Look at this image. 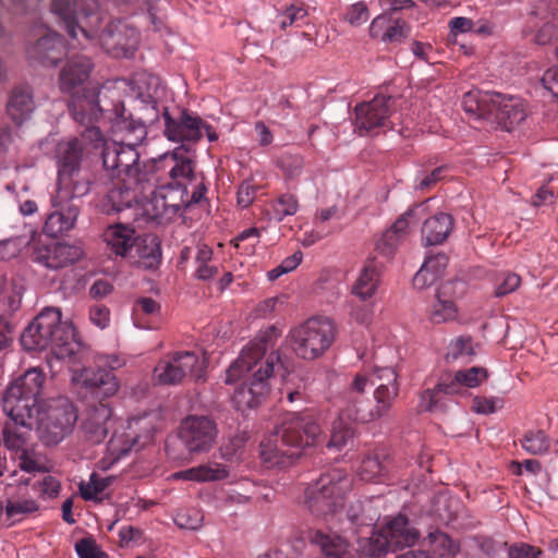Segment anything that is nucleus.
Returning a JSON list of instances; mask_svg holds the SVG:
<instances>
[{
    "instance_id": "1",
    "label": "nucleus",
    "mask_w": 558,
    "mask_h": 558,
    "mask_svg": "<svg viewBox=\"0 0 558 558\" xmlns=\"http://www.w3.org/2000/svg\"><path fill=\"white\" fill-rule=\"evenodd\" d=\"M45 373L31 367L12 380L3 391L1 408L15 424L32 430L36 428L39 439L54 446L72 434L77 410L66 397L43 399Z\"/></svg>"
},
{
    "instance_id": "2",
    "label": "nucleus",
    "mask_w": 558,
    "mask_h": 558,
    "mask_svg": "<svg viewBox=\"0 0 558 558\" xmlns=\"http://www.w3.org/2000/svg\"><path fill=\"white\" fill-rule=\"evenodd\" d=\"M280 331L268 327L260 331L244 349L239 357L226 371L225 383L232 385L245 374H251L233 393L232 401L239 411L244 412L262 404L269 393V379L280 362V356L274 350L275 341Z\"/></svg>"
},
{
    "instance_id": "3",
    "label": "nucleus",
    "mask_w": 558,
    "mask_h": 558,
    "mask_svg": "<svg viewBox=\"0 0 558 558\" xmlns=\"http://www.w3.org/2000/svg\"><path fill=\"white\" fill-rule=\"evenodd\" d=\"M322 427L314 415L293 413L260 442V456L271 466L289 468L305 453V449L318 445Z\"/></svg>"
},
{
    "instance_id": "4",
    "label": "nucleus",
    "mask_w": 558,
    "mask_h": 558,
    "mask_svg": "<svg viewBox=\"0 0 558 558\" xmlns=\"http://www.w3.org/2000/svg\"><path fill=\"white\" fill-rule=\"evenodd\" d=\"M351 486V478L343 470L332 469L323 473L305 490V504L308 511L330 524L342 523L345 518L350 525L371 526L374 519L359 518L354 507H351L348 512H343L345 496Z\"/></svg>"
},
{
    "instance_id": "5",
    "label": "nucleus",
    "mask_w": 558,
    "mask_h": 558,
    "mask_svg": "<svg viewBox=\"0 0 558 558\" xmlns=\"http://www.w3.org/2000/svg\"><path fill=\"white\" fill-rule=\"evenodd\" d=\"M21 344L26 351L50 348L57 361H80L83 350L74 328L61 322V311L56 307H47L34 318L21 335Z\"/></svg>"
},
{
    "instance_id": "6",
    "label": "nucleus",
    "mask_w": 558,
    "mask_h": 558,
    "mask_svg": "<svg viewBox=\"0 0 558 558\" xmlns=\"http://www.w3.org/2000/svg\"><path fill=\"white\" fill-rule=\"evenodd\" d=\"M92 68L89 58L77 54L66 61L59 75L60 89L72 94L69 107L74 120L86 125L97 122L101 116L100 89L97 86H87L82 89V93L73 92L88 80Z\"/></svg>"
},
{
    "instance_id": "7",
    "label": "nucleus",
    "mask_w": 558,
    "mask_h": 558,
    "mask_svg": "<svg viewBox=\"0 0 558 558\" xmlns=\"http://www.w3.org/2000/svg\"><path fill=\"white\" fill-rule=\"evenodd\" d=\"M140 147L110 143L101 150L104 171L109 179H126L141 191H153L157 177L151 173L150 161L141 162Z\"/></svg>"
},
{
    "instance_id": "8",
    "label": "nucleus",
    "mask_w": 558,
    "mask_h": 558,
    "mask_svg": "<svg viewBox=\"0 0 558 558\" xmlns=\"http://www.w3.org/2000/svg\"><path fill=\"white\" fill-rule=\"evenodd\" d=\"M335 323L324 316H314L294 326L289 331V340L295 355L305 361L323 356L336 340Z\"/></svg>"
},
{
    "instance_id": "9",
    "label": "nucleus",
    "mask_w": 558,
    "mask_h": 558,
    "mask_svg": "<svg viewBox=\"0 0 558 558\" xmlns=\"http://www.w3.org/2000/svg\"><path fill=\"white\" fill-rule=\"evenodd\" d=\"M189 206V192L182 183H159L146 191V199L137 206L136 217L143 222L158 223L172 220L183 207Z\"/></svg>"
},
{
    "instance_id": "10",
    "label": "nucleus",
    "mask_w": 558,
    "mask_h": 558,
    "mask_svg": "<svg viewBox=\"0 0 558 558\" xmlns=\"http://www.w3.org/2000/svg\"><path fill=\"white\" fill-rule=\"evenodd\" d=\"M84 150L76 137L60 141L56 146L54 160L57 166L56 189L71 190L76 195H87L90 180L82 168Z\"/></svg>"
},
{
    "instance_id": "11",
    "label": "nucleus",
    "mask_w": 558,
    "mask_h": 558,
    "mask_svg": "<svg viewBox=\"0 0 558 558\" xmlns=\"http://www.w3.org/2000/svg\"><path fill=\"white\" fill-rule=\"evenodd\" d=\"M379 403L372 405L363 396H347L345 404L333 421L328 448L341 449L353 437L352 423H369L386 415Z\"/></svg>"
},
{
    "instance_id": "12",
    "label": "nucleus",
    "mask_w": 558,
    "mask_h": 558,
    "mask_svg": "<svg viewBox=\"0 0 558 558\" xmlns=\"http://www.w3.org/2000/svg\"><path fill=\"white\" fill-rule=\"evenodd\" d=\"M51 11L72 38H77L78 33L86 39L93 38L101 22L96 0H53Z\"/></svg>"
},
{
    "instance_id": "13",
    "label": "nucleus",
    "mask_w": 558,
    "mask_h": 558,
    "mask_svg": "<svg viewBox=\"0 0 558 558\" xmlns=\"http://www.w3.org/2000/svg\"><path fill=\"white\" fill-rule=\"evenodd\" d=\"M84 196L76 195L71 190L56 189L50 198L51 210L46 218L44 233L50 238H58L71 231L81 213L76 201Z\"/></svg>"
},
{
    "instance_id": "14",
    "label": "nucleus",
    "mask_w": 558,
    "mask_h": 558,
    "mask_svg": "<svg viewBox=\"0 0 558 558\" xmlns=\"http://www.w3.org/2000/svg\"><path fill=\"white\" fill-rule=\"evenodd\" d=\"M205 375V361L194 352H178L158 362L154 368V380L159 385H178L190 376L202 380Z\"/></svg>"
},
{
    "instance_id": "15",
    "label": "nucleus",
    "mask_w": 558,
    "mask_h": 558,
    "mask_svg": "<svg viewBox=\"0 0 558 558\" xmlns=\"http://www.w3.org/2000/svg\"><path fill=\"white\" fill-rule=\"evenodd\" d=\"M195 153L190 146L182 144L171 153H166L157 159L150 160V170L157 177V184L171 180V183L191 181L194 173Z\"/></svg>"
},
{
    "instance_id": "16",
    "label": "nucleus",
    "mask_w": 558,
    "mask_h": 558,
    "mask_svg": "<svg viewBox=\"0 0 558 558\" xmlns=\"http://www.w3.org/2000/svg\"><path fill=\"white\" fill-rule=\"evenodd\" d=\"M488 372L484 367L473 366L466 369L456 372L453 375H448L433 389L427 390L424 397L429 398L426 410L433 411L438 401V395H460L464 388H476L486 381Z\"/></svg>"
},
{
    "instance_id": "17",
    "label": "nucleus",
    "mask_w": 558,
    "mask_h": 558,
    "mask_svg": "<svg viewBox=\"0 0 558 558\" xmlns=\"http://www.w3.org/2000/svg\"><path fill=\"white\" fill-rule=\"evenodd\" d=\"M84 257L80 243L51 242L37 244L33 251V260L50 270L72 266Z\"/></svg>"
},
{
    "instance_id": "18",
    "label": "nucleus",
    "mask_w": 558,
    "mask_h": 558,
    "mask_svg": "<svg viewBox=\"0 0 558 558\" xmlns=\"http://www.w3.org/2000/svg\"><path fill=\"white\" fill-rule=\"evenodd\" d=\"M179 436L190 452L208 451L217 436V426L208 416L191 415L182 421Z\"/></svg>"
},
{
    "instance_id": "19",
    "label": "nucleus",
    "mask_w": 558,
    "mask_h": 558,
    "mask_svg": "<svg viewBox=\"0 0 558 558\" xmlns=\"http://www.w3.org/2000/svg\"><path fill=\"white\" fill-rule=\"evenodd\" d=\"M112 187L107 192L102 208L107 214L131 210L135 221L143 222V217H136L137 206L146 199V192L141 191L126 179H114Z\"/></svg>"
},
{
    "instance_id": "20",
    "label": "nucleus",
    "mask_w": 558,
    "mask_h": 558,
    "mask_svg": "<svg viewBox=\"0 0 558 558\" xmlns=\"http://www.w3.org/2000/svg\"><path fill=\"white\" fill-rule=\"evenodd\" d=\"M101 47L117 58H130L138 46V32L123 21L110 22L99 35Z\"/></svg>"
},
{
    "instance_id": "21",
    "label": "nucleus",
    "mask_w": 558,
    "mask_h": 558,
    "mask_svg": "<svg viewBox=\"0 0 558 558\" xmlns=\"http://www.w3.org/2000/svg\"><path fill=\"white\" fill-rule=\"evenodd\" d=\"M72 381L101 399L116 396L120 389L117 376L101 366L72 371Z\"/></svg>"
},
{
    "instance_id": "22",
    "label": "nucleus",
    "mask_w": 558,
    "mask_h": 558,
    "mask_svg": "<svg viewBox=\"0 0 558 558\" xmlns=\"http://www.w3.org/2000/svg\"><path fill=\"white\" fill-rule=\"evenodd\" d=\"M393 99L377 95L369 101L359 104L354 109V126L360 135L384 126L391 113Z\"/></svg>"
},
{
    "instance_id": "23",
    "label": "nucleus",
    "mask_w": 558,
    "mask_h": 558,
    "mask_svg": "<svg viewBox=\"0 0 558 558\" xmlns=\"http://www.w3.org/2000/svg\"><path fill=\"white\" fill-rule=\"evenodd\" d=\"M490 109L488 121L496 122L507 131H511L526 118L525 104L515 96L494 93Z\"/></svg>"
},
{
    "instance_id": "24",
    "label": "nucleus",
    "mask_w": 558,
    "mask_h": 558,
    "mask_svg": "<svg viewBox=\"0 0 558 558\" xmlns=\"http://www.w3.org/2000/svg\"><path fill=\"white\" fill-rule=\"evenodd\" d=\"M165 119V136L172 142H181L190 146L191 143H196L202 138V126L204 120L194 113L186 110L182 111L180 119L174 120L166 111Z\"/></svg>"
},
{
    "instance_id": "25",
    "label": "nucleus",
    "mask_w": 558,
    "mask_h": 558,
    "mask_svg": "<svg viewBox=\"0 0 558 558\" xmlns=\"http://www.w3.org/2000/svg\"><path fill=\"white\" fill-rule=\"evenodd\" d=\"M112 417L109 403L94 402L83 413L82 430L84 436L94 444H100L108 435V424Z\"/></svg>"
},
{
    "instance_id": "26",
    "label": "nucleus",
    "mask_w": 558,
    "mask_h": 558,
    "mask_svg": "<svg viewBox=\"0 0 558 558\" xmlns=\"http://www.w3.org/2000/svg\"><path fill=\"white\" fill-rule=\"evenodd\" d=\"M397 373L391 367H377L372 371V386H375L374 398L381 410H390L398 396Z\"/></svg>"
},
{
    "instance_id": "27",
    "label": "nucleus",
    "mask_w": 558,
    "mask_h": 558,
    "mask_svg": "<svg viewBox=\"0 0 558 558\" xmlns=\"http://www.w3.org/2000/svg\"><path fill=\"white\" fill-rule=\"evenodd\" d=\"M136 238L135 230L124 223L109 226L102 233L107 248L116 256L123 258H129L134 252Z\"/></svg>"
},
{
    "instance_id": "28",
    "label": "nucleus",
    "mask_w": 558,
    "mask_h": 558,
    "mask_svg": "<svg viewBox=\"0 0 558 558\" xmlns=\"http://www.w3.org/2000/svg\"><path fill=\"white\" fill-rule=\"evenodd\" d=\"M311 541L319 546L326 558H359L349 541L336 532L325 533L317 530L311 535Z\"/></svg>"
},
{
    "instance_id": "29",
    "label": "nucleus",
    "mask_w": 558,
    "mask_h": 558,
    "mask_svg": "<svg viewBox=\"0 0 558 558\" xmlns=\"http://www.w3.org/2000/svg\"><path fill=\"white\" fill-rule=\"evenodd\" d=\"M145 269H155L161 260V247L158 236L145 234L136 238L134 252L128 258Z\"/></svg>"
},
{
    "instance_id": "30",
    "label": "nucleus",
    "mask_w": 558,
    "mask_h": 558,
    "mask_svg": "<svg viewBox=\"0 0 558 558\" xmlns=\"http://www.w3.org/2000/svg\"><path fill=\"white\" fill-rule=\"evenodd\" d=\"M383 530L390 543L391 551L410 547L418 538L417 531L411 527L408 519L401 514L388 521Z\"/></svg>"
},
{
    "instance_id": "31",
    "label": "nucleus",
    "mask_w": 558,
    "mask_h": 558,
    "mask_svg": "<svg viewBox=\"0 0 558 558\" xmlns=\"http://www.w3.org/2000/svg\"><path fill=\"white\" fill-rule=\"evenodd\" d=\"M114 138L111 143L141 147L147 136L146 126L140 120L119 117L113 123Z\"/></svg>"
},
{
    "instance_id": "32",
    "label": "nucleus",
    "mask_w": 558,
    "mask_h": 558,
    "mask_svg": "<svg viewBox=\"0 0 558 558\" xmlns=\"http://www.w3.org/2000/svg\"><path fill=\"white\" fill-rule=\"evenodd\" d=\"M63 49L61 36L56 33H49L43 36L34 47L28 50V54L44 65L54 66L62 57Z\"/></svg>"
},
{
    "instance_id": "33",
    "label": "nucleus",
    "mask_w": 558,
    "mask_h": 558,
    "mask_svg": "<svg viewBox=\"0 0 558 558\" xmlns=\"http://www.w3.org/2000/svg\"><path fill=\"white\" fill-rule=\"evenodd\" d=\"M453 229V218L438 213L426 219L422 227V242L425 246L441 244Z\"/></svg>"
},
{
    "instance_id": "34",
    "label": "nucleus",
    "mask_w": 558,
    "mask_h": 558,
    "mask_svg": "<svg viewBox=\"0 0 558 558\" xmlns=\"http://www.w3.org/2000/svg\"><path fill=\"white\" fill-rule=\"evenodd\" d=\"M128 428L130 430L128 437H130L131 446L122 450L123 454L132 449L137 451L144 448L153 439L155 433L154 425L147 415L131 418L128 423Z\"/></svg>"
},
{
    "instance_id": "35",
    "label": "nucleus",
    "mask_w": 558,
    "mask_h": 558,
    "mask_svg": "<svg viewBox=\"0 0 558 558\" xmlns=\"http://www.w3.org/2000/svg\"><path fill=\"white\" fill-rule=\"evenodd\" d=\"M493 94L488 92L470 90L464 94L462 107L475 120H489L492 112Z\"/></svg>"
},
{
    "instance_id": "36",
    "label": "nucleus",
    "mask_w": 558,
    "mask_h": 558,
    "mask_svg": "<svg viewBox=\"0 0 558 558\" xmlns=\"http://www.w3.org/2000/svg\"><path fill=\"white\" fill-rule=\"evenodd\" d=\"M380 280V270L379 266L374 262H369L365 265L363 270L361 271L359 278L356 279L352 293L356 295L360 300H368L371 299L379 284Z\"/></svg>"
},
{
    "instance_id": "37",
    "label": "nucleus",
    "mask_w": 558,
    "mask_h": 558,
    "mask_svg": "<svg viewBox=\"0 0 558 558\" xmlns=\"http://www.w3.org/2000/svg\"><path fill=\"white\" fill-rule=\"evenodd\" d=\"M449 287L446 284L437 291L435 301L430 305L428 317L433 324H442L454 320L458 308L454 302L447 295Z\"/></svg>"
},
{
    "instance_id": "38",
    "label": "nucleus",
    "mask_w": 558,
    "mask_h": 558,
    "mask_svg": "<svg viewBox=\"0 0 558 558\" xmlns=\"http://www.w3.org/2000/svg\"><path fill=\"white\" fill-rule=\"evenodd\" d=\"M35 105L31 92L27 88H17L13 92L7 110L11 119L16 124H21L31 117Z\"/></svg>"
},
{
    "instance_id": "39",
    "label": "nucleus",
    "mask_w": 558,
    "mask_h": 558,
    "mask_svg": "<svg viewBox=\"0 0 558 558\" xmlns=\"http://www.w3.org/2000/svg\"><path fill=\"white\" fill-rule=\"evenodd\" d=\"M425 544L430 554L429 558H454L459 553V545L440 531L430 532Z\"/></svg>"
},
{
    "instance_id": "40",
    "label": "nucleus",
    "mask_w": 558,
    "mask_h": 558,
    "mask_svg": "<svg viewBox=\"0 0 558 558\" xmlns=\"http://www.w3.org/2000/svg\"><path fill=\"white\" fill-rule=\"evenodd\" d=\"M29 432L31 430L27 428L15 424L13 420H11V422H7L2 428V440L4 447L14 454L29 448Z\"/></svg>"
},
{
    "instance_id": "41",
    "label": "nucleus",
    "mask_w": 558,
    "mask_h": 558,
    "mask_svg": "<svg viewBox=\"0 0 558 558\" xmlns=\"http://www.w3.org/2000/svg\"><path fill=\"white\" fill-rule=\"evenodd\" d=\"M477 348L478 344L475 343L470 336H459L450 341L446 353V360L448 362H454L458 360L471 362L476 355Z\"/></svg>"
},
{
    "instance_id": "42",
    "label": "nucleus",
    "mask_w": 558,
    "mask_h": 558,
    "mask_svg": "<svg viewBox=\"0 0 558 558\" xmlns=\"http://www.w3.org/2000/svg\"><path fill=\"white\" fill-rule=\"evenodd\" d=\"M521 445L531 454H543L549 449V439L542 430H529L521 439Z\"/></svg>"
},
{
    "instance_id": "43",
    "label": "nucleus",
    "mask_w": 558,
    "mask_h": 558,
    "mask_svg": "<svg viewBox=\"0 0 558 558\" xmlns=\"http://www.w3.org/2000/svg\"><path fill=\"white\" fill-rule=\"evenodd\" d=\"M110 482V477H100L97 473H92L87 483L82 482L80 484L82 498L85 500H97Z\"/></svg>"
},
{
    "instance_id": "44",
    "label": "nucleus",
    "mask_w": 558,
    "mask_h": 558,
    "mask_svg": "<svg viewBox=\"0 0 558 558\" xmlns=\"http://www.w3.org/2000/svg\"><path fill=\"white\" fill-rule=\"evenodd\" d=\"M363 551L369 558H381L388 551H391L390 543L383 529L379 533H374L366 539V544L363 545Z\"/></svg>"
},
{
    "instance_id": "45",
    "label": "nucleus",
    "mask_w": 558,
    "mask_h": 558,
    "mask_svg": "<svg viewBox=\"0 0 558 558\" xmlns=\"http://www.w3.org/2000/svg\"><path fill=\"white\" fill-rule=\"evenodd\" d=\"M204 514L195 508L179 510L174 515V523L180 529L199 530L203 525Z\"/></svg>"
},
{
    "instance_id": "46",
    "label": "nucleus",
    "mask_w": 558,
    "mask_h": 558,
    "mask_svg": "<svg viewBox=\"0 0 558 558\" xmlns=\"http://www.w3.org/2000/svg\"><path fill=\"white\" fill-rule=\"evenodd\" d=\"M299 209L298 198L290 193L282 194L272 204V215L278 221L283 220L287 216H293Z\"/></svg>"
},
{
    "instance_id": "47",
    "label": "nucleus",
    "mask_w": 558,
    "mask_h": 558,
    "mask_svg": "<svg viewBox=\"0 0 558 558\" xmlns=\"http://www.w3.org/2000/svg\"><path fill=\"white\" fill-rule=\"evenodd\" d=\"M386 473L385 465L381 464L377 456L365 458L360 468L359 476L362 481L373 482L384 476Z\"/></svg>"
},
{
    "instance_id": "48",
    "label": "nucleus",
    "mask_w": 558,
    "mask_h": 558,
    "mask_svg": "<svg viewBox=\"0 0 558 558\" xmlns=\"http://www.w3.org/2000/svg\"><path fill=\"white\" fill-rule=\"evenodd\" d=\"M368 19L369 10L365 1H356L350 4L342 15V20L354 27L366 23Z\"/></svg>"
},
{
    "instance_id": "49",
    "label": "nucleus",
    "mask_w": 558,
    "mask_h": 558,
    "mask_svg": "<svg viewBox=\"0 0 558 558\" xmlns=\"http://www.w3.org/2000/svg\"><path fill=\"white\" fill-rule=\"evenodd\" d=\"M197 469L199 483L222 481L229 476L227 466L217 462L199 464Z\"/></svg>"
},
{
    "instance_id": "50",
    "label": "nucleus",
    "mask_w": 558,
    "mask_h": 558,
    "mask_svg": "<svg viewBox=\"0 0 558 558\" xmlns=\"http://www.w3.org/2000/svg\"><path fill=\"white\" fill-rule=\"evenodd\" d=\"M37 509L38 506L36 501L31 498L17 500L9 499L4 506L5 514L10 519H16L17 517L35 512Z\"/></svg>"
},
{
    "instance_id": "51",
    "label": "nucleus",
    "mask_w": 558,
    "mask_h": 558,
    "mask_svg": "<svg viewBox=\"0 0 558 558\" xmlns=\"http://www.w3.org/2000/svg\"><path fill=\"white\" fill-rule=\"evenodd\" d=\"M400 241L401 239L396 235V231L386 230L376 241L375 250L379 255L389 259L393 256Z\"/></svg>"
},
{
    "instance_id": "52",
    "label": "nucleus",
    "mask_w": 558,
    "mask_h": 558,
    "mask_svg": "<svg viewBox=\"0 0 558 558\" xmlns=\"http://www.w3.org/2000/svg\"><path fill=\"white\" fill-rule=\"evenodd\" d=\"M409 35V26L403 20L397 19L391 20L386 27L385 34L383 35V43L385 44H398L401 43Z\"/></svg>"
},
{
    "instance_id": "53",
    "label": "nucleus",
    "mask_w": 558,
    "mask_h": 558,
    "mask_svg": "<svg viewBox=\"0 0 558 558\" xmlns=\"http://www.w3.org/2000/svg\"><path fill=\"white\" fill-rule=\"evenodd\" d=\"M504 401L497 397H475L473 399L472 410L477 414L488 415L501 409Z\"/></svg>"
},
{
    "instance_id": "54",
    "label": "nucleus",
    "mask_w": 558,
    "mask_h": 558,
    "mask_svg": "<svg viewBox=\"0 0 558 558\" xmlns=\"http://www.w3.org/2000/svg\"><path fill=\"white\" fill-rule=\"evenodd\" d=\"M80 142L92 145L94 148H102L105 149L106 144H110L105 140L100 129L95 125L86 126V129L81 134Z\"/></svg>"
},
{
    "instance_id": "55",
    "label": "nucleus",
    "mask_w": 558,
    "mask_h": 558,
    "mask_svg": "<svg viewBox=\"0 0 558 558\" xmlns=\"http://www.w3.org/2000/svg\"><path fill=\"white\" fill-rule=\"evenodd\" d=\"M521 283V278L513 272L502 275L501 281L497 283L495 295L500 298L515 291Z\"/></svg>"
},
{
    "instance_id": "56",
    "label": "nucleus",
    "mask_w": 558,
    "mask_h": 558,
    "mask_svg": "<svg viewBox=\"0 0 558 558\" xmlns=\"http://www.w3.org/2000/svg\"><path fill=\"white\" fill-rule=\"evenodd\" d=\"M76 554L80 558H102L105 554L98 548L90 538H83L75 545Z\"/></svg>"
},
{
    "instance_id": "57",
    "label": "nucleus",
    "mask_w": 558,
    "mask_h": 558,
    "mask_svg": "<svg viewBox=\"0 0 558 558\" xmlns=\"http://www.w3.org/2000/svg\"><path fill=\"white\" fill-rule=\"evenodd\" d=\"M36 486H38V490L43 497L52 498L58 495L60 483L53 476L45 475L43 480L33 484L34 489Z\"/></svg>"
},
{
    "instance_id": "58",
    "label": "nucleus",
    "mask_w": 558,
    "mask_h": 558,
    "mask_svg": "<svg viewBox=\"0 0 558 558\" xmlns=\"http://www.w3.org/2000/svg\"><path fill=\"white\" fill-rule=\"evenodd\" d=\"M368 385H372V372L363 371L356 373L350 385L348 396H363V392Z\"/></svg>"
},
{
    "instance_id": "59",
    "label": "nucleus",
    "mask_w": 558,
    "mask_h": 558,
    "mask_svg": "<svg viewBox=\"0 0 558 558\" xmlns=\"http://www.w3.org/2000/svg\"><path fill=\"white\" fill-rule=\"evenodd\" d=\"M447 265L448 257L445 254H436L434 256H429L423 263V266L428 270V272L435 275L436 279L441 277Z\"/></svg>"
},
{
    "instance_id": "60",
    "label": "nucleus",
    "mask_w": 558,
    "mask_h": 558,
    "mask_svg": "<svg viewBox=\"0 0 558 558\" xmlns=\"http://www.w3.org/2000/svg\"><path fill=\"white\" fill-rule=\"evenodd\" d=\"M19 460V468L27 473L36 472L40 469L35 459V451L33 448H27L15 454Z\"/></svg>"
},
{
    "instance_id": "61",
    "label": "nucleus",
    "mask_w": 558,
    "mask_h": 558,
    "mask_svg": "<svg viewBox=\"0 0 558 558\" xmlns=\"http://www.w3.org/2000/svg\"><path fill=\"white\" fill-rule=\"evenodd\" d=\"M542 551L526 543H520L511 546L508 550L509 558H539Z\"/></svg>"
},
{
    "instance_id": "62",
    "label": "nucleus",
    "mask_w": 558,
    "mask_h": 558,
    "mask_svg": "<svg viewBox=\"0 0 558 558\" xmlns=\"http://www.w3.org/2000/svg\"><path fill=\"white\" fill-rule=\"evenodd\" d=\"M256 189L252 181L245 180L241 183V185L238 189L236 199L238 204L246 208L252 204V202L255 198Z\"/></svg>"
},
{
    "instance_id": "63",
    "label": "nucleus",
    "mask_w": 558,
    "mask_h": 558,
    "mask_svg": "<svg viewBox=\"0 0 558 558\" xmlns=\"http://www.w3.org/2000/svg\"><path fill=\"white\" fill-rule=\"evenodd\" d=\"M374 310L371 303L367 304H356L352 306L350 316L351 318L360 325H367L371 323L373 318Z\"/></svg>"
},
{
    "instance_id": "64",
    "label": "nucleus",
    "mask_w": 558,
    "mask_h": 558,
    "mask_svg": "<svg viewBox=\"0 0 558 558\" xmlns=\"http://www.w3.org/2000/svg\"><path fill=\"white\" fill-rule=\"evenodd\" d=\"M542 84L555 98H558V66L548 69L544 73Z\"/></svg>"
}]
</instances>
